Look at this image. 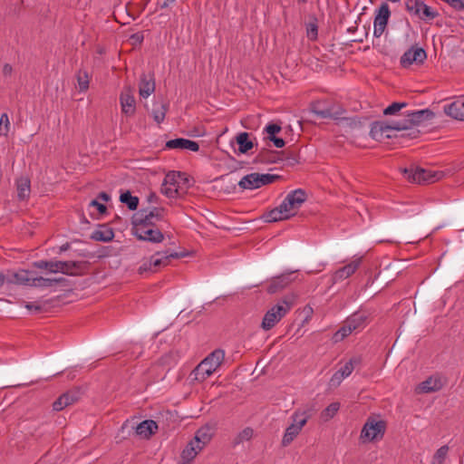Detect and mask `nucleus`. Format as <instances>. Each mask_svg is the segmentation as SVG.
I'll list each match as a JSON object with an SVG mask.
<instances>
[{
    "instance_id": "obj_29",
    "label": "nucleus",
    "mask_w": 464,
    "mask_h": 464,
    "mask_svg": "<svg viewBox=\"0 0 464 464\" xmlns=\"http://www.w3.org/2000/svg\"><path fill=\"white\" fill-rule=\"evenodd\" d=\"M212 436V428L209 426H203L197 430L193 440L198 445L202 444V448H204L211 440Z\"/></svg>"
},
{
    "instance_id": "obj_7",
    "label": "nucleus",
    "mask_w": 464,
    "mask_h": 464,
    "mask_svg": "<svg viewBox=\"0 0 464 464\" xmlns=\"http://www.w3.org/2000/svg\"><path fill=\"white\" fill-rule=\"evenodd\" d=\"M385 430L386 422L384 420H377L373 417H369L361 430L360 439L362 441H373L382 439Z\"/></svg>"
},
{
    "instance_id": "obj_12",
    "label": "nucleus",
    "mask_w": 464,
    "mask_h": 464,
    "mask_svg": "<svg viewBox=\"0 0 464 464\" xmlns=\"http://www.w3.org/2000/svg\"><path fill=\"white\" fill-rule=\"evenodd\" d=\"M426 58L427 53L423 48L418 46H411L401 56L400 64L403 68H408L413 63H423Z\"/></svg>"
},
{
    "instance_id": "obj_46",
    "label": "nucleus",
    "mask_w": 464,
    "mask_h": 464,
    "mask_svg": "<svg viewBox=\"0 0 464 464\" xmlns=\"http://www.w3.org/2000/svg\"><path fill=\"white\" fill-rule=\"evenodd\" d=\"M340 404L338 402H333L328 405L322 412V417L324 420L332 419L334 414L338 411Z\"/></svg>"
},
{
    "instance_id": "obj_9",
    "label": "nucleus",
    "mask_w": 464,
    "mask_h": 464,
    "mask_svg": "<svg viewBox=\"0 0 464 464\" xmlns=\"http://www.w3.org/2000/svg\"><path fill=\"white\" fill-rule=\"evenodd\" d=\"M291 418L293 420V423L286 428L282 439V445L284 447L288 446L296 438L303 427L306 424L310 418V414L306 411H295Z\"/></svg>"
},
{
    "instance_id": "obj_54",
    "label": "nucleus",
    "mask_w": 464,
    "mask_h": 464,
    "mask_svg": "<svg viewBox=\"0 0 464 464\" xmlns=\"http://www.w3.org/2000/svg\"><path fill=\"white\" fill-rule=\"evenodd\" d=\"M90 207H94L97 208L100 214L103 215L107 211V208L102 203H100L97 199H93L89 204Z\"/></svg>"
},
{
    "instance_id": "obj_57",
    "label": "nucleus",
    "mask_w": 464,
    "mask_h": 464,
    "mask_svg": "<svg viewBox=\"0 0 464 464\" xmlns=\"http://www.w3.org/2000/svg\"><path fill=\"white\" fill-rule=\"evenodd\" d=\"M13 68L10 64L5 63L3 67V74L4 76H10L12 74Z\"/></svg>"
},
{
    "instance_id": "obj_23",
    "label": "nucleus",
    "mask_w": 464,
    "mask_h": 464,
    "mask_svg": "<svg viewBox=\"0 0 464 464\" xmlns=\"http://www.w3.org/2000/svg\"><path fill=\"white\" fill-rule=\"evenodd\" d=\"M166 149L169 150H188L191 151H198L199 150V145L198 142L194 140H190L184 138H177L174 140H169L166 142Z\"/></svg>"
},
{
    "instance_id": "obj_25",
    "label": "nucleus",
    "mask_w": 464,
    "mask_h": 464,
    "mask_svg": "<svg viewBox=\"0 0 464 464\" xmlns=\"http://www.w3.org/2000/svg\"><path fill=\"white\" fill-rule=\"evenodd\" d=\"M447 115L459 121H464V98L459 99L444 109Z\"/></svg>"
},
{
    "instance_id": "obj_13",
    "label": "nucleus",
    "mask_w": 464,
    "mask_h": 464,
    "mask_svg": "<svg viewBox=\"0 0 464 464\" xmlns=\"http://www.w3.org/2000/svg\"><path fill=\"white\" fill-rule=\"evenodd\" d=\"M132 234L141 241H148L150 243H160L164 239L163 233L156 227H140L132 228Z\"/></svg>"
},
{
    "instance_id": "obj_49",
    "label": "nucleus",
    "mask_w": 464,
    "mask_h": 464,
    "mask_svg": "<svg viewBox=\"0 0 464 464\" xmlns=\"http://www.w3.org/2000/svg\"><path fill=\"white\" fill-rule=\"evenodd\" d=\"M10 128V121L7 113H2L0 117V136H7Z\"/></svg>"
},
{
    "instance_id": "obj_2",
    "label": "nucleus",
    "mask_w": 464,
    "mask_h": 464,
    "mask_svg": "<svg viewBox=\"0 0 464 464\" xmlns=\"http://www.w3.org/2000/svg\"><path fill=\"white\" fill-rule=\"evenodd\" d=\"M39 269H46L50 273H62L66 276H76L88 269L87 261H61V260H39L33 263Z\"/></svg>"
},
{
    "instance_id": "obj_27",
    "label": "nucleus",
    "mask_w": 464,
    "mask_h": 464,
    "mask_svg": "<svg viewBox=\"0 0 464 464\" xmlns=\"http://www.w3.org/2000/svg\"><path fill=\"white\" fill-rule=\"evenodd\" d=\"M114 237V232L112 228L107 225H100L98 229L92 233L91 238L100 242H110Z\"/></svg>"
},
{
    "instance_id": "obj_3",
    "label": "nucleus",
    "mask_w": 464,
    "mask_h": 464,
    "mask_svg": "<svg viewBox=\"0 0 464 464\" xmlns=\"http://www.w3.org/2000/svg\"><path fill=\"white\" fill-rule=\"evenodd\" d=\"M295 303V295H285L276 304L272 306L264 315L261 328L265 331L271 330L292 309Z\"/></svg>"
},
{
    "instance_id": "obj_31",
    "label": "nucleus",
    "mask_w": 464,
    "mask_h": 464,
    "mask_svg": "<svg viewBox=\"0 0 464 464\" xmlns=\"http://www.w3.org/2000/svg\"><path fill=\"white\" fill-rule=\"evenodd\" d=\"M238 186L242 189H256L261 188L258 181V173H250L244 176L238 181Z\"/></svg>"
},
{
    "instance_id": "obj_4",
    "label": "nucleus",
    "mask_w": 464,
    "mask_h": 464,
    "mask_svg": "<svg viewBox=\"0 0 464 464\" xmlns=\"http://www.w3.org/2000/svg\"><path fill=\"white\" fill-rule=\"evenodd\" d=\"M224 359L225 353L223 350L216 349L213 351L193 370L191 374L194 376V380L198 382L207 380L221 365Z\"/></svg>"
},
{
    "instance_id": "obj_47",
    "label": "nucleus",
    "mask_w": 464,
    "mask_h": 464,
    "mask_svg": "<svg viewBox=\"0 0 464 464\" xmlns=\"http://www.w3.org/2000/svg\"><path fill=\"white\" fill-rule=\"evenodd\" d=\"M34 287L48 288L53 286L52 278H45L43 276H34L33 280Z\"/></svg>"
},
{
    "instance_id": "obj_17",
    "label": "nucleus",
    "mask_w": 464,
    "mask_h": 464,
    "mask_svg": "<svg viewBox=\"0 0 464 464\" xmlns=\"http://www.w3.org/2000/svg\"><path fill=\"white\" fill-rule=\"evenodd\" d=\"M446 382L445 377L435 374L419 384V392L422 393L439 392L445 386Z\"/></svg>"
},
{
    "instance_id": "obj_8",
    "label": "nucleus",
    "mask_w": 464,
    "mask_h": 464,
    "mask_svg": "<svg viewBox=\"0 0 464 464\" xmlns=\"http://www.w3.org/2000/svg\"><path fill=\"white\" fill-rule=\"evenodd\" d=\"M163 219V209L153 208L149 210L146 208L140 209L132 217V228L140 227H153L156 226V221Z\"/></svg>"
},
{
    "instance_id": "obj_36",
    "label": "nucleus",
    "mask_w": 464,
    "mask_h": 464,
    "mask_svg": "<svg viewBox=\"0 0 464 464\" xmlns=\"http://www.w3.org/2000/svg\"><path fill=\"white\" fill-rule=\"evenodd\" d=\"M180 180H188L187 178L185 177V173L179 171H170L166 175L163 181L169 184V186L178 188Z\"/></svg>"
},
{
    "instance_id": "obj_11",
    "label": "nucleus",
    "mask_w": 464,
    "mask_h": 464,
    "mask_svg": "<svg viewBox=\"0 0 464 464\" xmlns=\"http://www.w3.org/2000/svg\"><path fill=\"white\" fill-rule=\"evenodd\" d=\"M399 125L396 121H374L371 124L370 135L373 140H382V139H391L392 135L390 134L392 130H399Z\"/></svg>"
},
{
    "instance_id": "obj_50",
    "label": "nucleus",
    "mask_w": 464,
    "mask_h": 464,
    "mask_svg": "<svg viewBox=\"0 0 464 464\" xmlns=\"http://www.w3.org/2000/svg\"><path fill=\"white\" fill-rule=\"evenodd\" d=\"M281 130H282V128L280 125H278L276 123H268L264 129V132H266L267 134L266 139L269 140V139L276 136V134L279 133L281 131Z\"/></svg>"
},
{
    "instance_id": "obj_14",
    "label": "nucleus",
    "mask_w": 464,
    "mask_h": 464,
    "mask_svg": "<svg viewBox=\"0 0 464 464\" xmlns=\"http://www.w3.org/2000/svg\"><path fill=\"white\" fill-rule=\"evenodd\" d=\"M391 11L387 3H382L375 12L374 22H373V35L374 37H381L383 34L389 18Z\"/></svg>"
},
{
    "instance_id": "obj_16",
    "label": "nucleus",
    "mask_w": 464,
    "mask_h": 464,
    "mask_svg": "<svg viewBox=\"0 0 464 464\" xmlns=\"http://www.w3.org/2000/svg\"><path fill=\"white\" fill-rule=\"evenodd\" d=\"M295 280L294 272L284 273L274 276L267 286L266 291L269 294H276L288 286Z\"/></svg>"
},
{
    "instance_id": "obj_26",
    "label": "nucleus",
    "mask_w": 464,
    "mask_h": 464,
    "mask_svg": "<svg viewBox=\"0 0 464 464\" xmlns=\"http://www.w3.org/2000/svg\"><path fill=\"white\" fill-rule=\"evenodd\" d=\"M17 198L19 200H25L31 193V180L26 176H21L15 180Z\"/></svg>"
},
{
    "instance_id": "obj_48",
    "label": "nucleus",
    "mask_w": 464,
    "mask_h": 464,
    "mask_svg": "<svg viewBox=\"0 0 464 464\" xmlns=\"http://www.w3.org/2000/svg\"><path fill=\"white\" fill-rule=\"evenodd\" d=\"M138 273L140 275H143L146 273H154L151 256L149 258L142 259L141 265L138 268Z\"/></svg>"
},
{
    "instance_id": "obj_18",
    "label": "nucleus",
    "mask_w": 464,
    "mask_h": 464,
    "mask_svg": "<svg viewBox=\"0 0 464 464\" xmlns=\"http://www.w3.org/2000/svg\"><path fill=\"white\" fill-rule=\"evenodd\" d=\"M362 263V257H357L351 261L349 264L343 266V267L337 269L333 276V283H338L343 281L344 279L350 277L352 275L355 273V271L359 268Z\"/></svg>"
},
{
    "instance_id": "obj_39",
    "label": "nucleus",
    "mask_w": 464,
    "mask_h": 464,
    "mask_svg": "<svg viewBox=\"0 0 464 464\" xmlns=\"http://www.w3.org/2000/svg\"><path fill=\"white\" fill-rule=\"evenodd\" d=\"M422 7H424V2L421 0H405L406 10L413 15L420 14Z\"/></svg>"
},
{
    "instance_id": "obj_37",
    "label": "nucleus",
    "mask_w": 464,
    "mask_h": 464,
    "mask_svg": "<svg viewBox=\"0 0 464 464\" xmlns=\"http://www.w3.org/2000/svg\"><path fill=\"white\" fill-rule=\"evenodd\" d=\"M353 331L352 330L349 324L344 321L342 327H340L339 330H337L333 337L332 340L334 343L342 342L344 338H346L348 335H350Z\"/></svg>"
},
{
    "instance_id": "obj_63",
    "label": "nucleus",
    "mask_w": 464,
    "mask_h": 464,
    "mask_svg": "<svg viewBox=\"0 0 464 464\" xmlns=\"http://www.w3.org/2000/svg\"><path fill=\"white\" fill-rule=\"evenodd\" d=\"M175 0H165L164 3L161 5V8H165L169 6V4H172Z\"/></svg>"
},
{
    "instance_id": "obj_33",
    "label": "nucleus",
    "mask_w": 464,
    "mask_h": 464,
    "mask_svg": "<svg viewBox=\"0 0 464 464\" xmlns=\"http://www.w3.org/2000/svg\"><path fill=\"white\" fill-rule=\"evenodd\" d=\"M169 109V104L164 102H156L152 108V117L157 123H161Z\"/></svg>"
},
{
    "instance_id": "obj_1",
    "label": "nucleus",
    "mask_w": 464,
    "mask_h": 464,
    "mask_svg": "<svg viewBox=\"0 0 464 464\" xmlns=\"http://www.w3.org/2000/svg\"><path fill=\"white\" fill-rule=\"evenodd\" d=\"M307 200V193L302 188L290 191L282 203L263 216L266 222H277L294 217L301 206Z\"/></svg>"
},
{
    "instance_id": "obj_19",
    "label": "nucleus",
    "mask_w": 464,
    "mask_h": 464,
    "mask_svg": "<svg viewBox=\"0 0 464 464\" xmlns=\"http://www.w3.org/2000/svg\"><path fill=\"white\" fill-rule=\"evenodd\" d=\"M187 256L188 254L184 252H156L154 255L151 256L154 273H156L160 269V267L168 266L170 258H180Z\"/></svg>"
},
{
    "instance_id": "obj_21",
    "label": "nucleus",
    "mask_w": 464,
    "mask_h": 464,
    "mask_svg": "<svg viewBox=\"0 0 464 464\" xmlns=\"http://www.w3.org/2000/svg\"><path fill=\"white\" fill-rule=\"evenodd\" d=\"M370 313L366 310H359L348 316L345 321L349 324L353 331L363 329L368 323Z\"/></svg>"
},
{
    "instance_id": "obj_10",
    "label": "nucleus",
    "mask_w": 464,
    "mask_h": 464,
    "mask_svg": "<svg viewBox=\"0 0 464 464\" xmlns=\"http://www.w3.org/2000/svg\"><path fill=\"white\" fill-rule=\"evenodd\" d=\"M130 429L127 431V435H130L131 431L134 430L135 434L143 439H149L152 434L156 432L158 430V424L156 421L152 420H146L139 423L137 426L130 425V421L126 420L121 430L122 433H125L126 430Z\"/></svg>"
},
{
    "instance_id": "obj_24",
    "label": "nucleus",
    "mask_w": 464,
    "mask_h": 464,
    "mask_svg": "<svg viewBox=\"0 0 464 464\" xmlns=\"http://www.w3.org/2000/svg\"><path fill=\"white\" fill-rule=\"evenodd\" d=\"M155 91V78L153 73L141 74L139 93L140 97L146 99Z\"/></svg>"
},
{
    "instance_id": "obj_42",
    "label": "nucleus",
    "mask_w": 464,
    "mask_h": 464,
    "mask_svg": "<svg viewBox=\"0 0 464 464\" xmlns=\"http://www.w3.org/2000/svg\"><path fill=\"white\" fill-rule=\"evenodd\" d=\"M448 451L449 447L447 445L441 446L440 449H438L433 456L432 464H443Z\"/></svg>"
},
{
    "instance_id": "obj_22",
    "label": "nucleus",
    "mask_w": 464,
    "mask_h": 464,
    "mask_svg": "<svg viewBox=\"0 0 464 464\" xmlns=\"http://www.w3.org/2000/svg\"><path fill=\"white\" fill-rule=\"evenodd\" d=\"M312 112L321 119L337 120L343 115V110L341 108L335 109L334 106L322 108L320 103H316L313 105Z\"/></svg>"
},
{
    "instance_id": "obj_51",
    "label": "nucleus",
    "mask_w": 464,
    "mask_h": 464,
    "mask_svg": "<svg viewBox=\"0 0 464 464\" xmlns=\"http://www.w3.org/2000/svg\"><path fill=\"white\" fill-rule=\"evenodd\" d=\"M278 178L279 177L277 175H273V174H269V173H266V174L258 173V181H259L260 187L267 185V184H271Z\"/></svg>"
},
{
    "instance_id": "obj_28",
    "label": "nucleus",
    "mask_w": 464,
    "mask_h": 464,
    "mask_svg": "<svg viewBox=\"0 0 464 464\" xmlns=\"http://www.w3.org/2000/svg\"><path fill=\"white\" fill-rule=\"evenodd\" d=\"M202 450V444L198 445L194 440L189 441L181 452L182 461L190 463Z\"/></svg>"
},
{
    "instance_id": "obj_62",
    "label": "nucleus",
    "mask_w": 464,
    "mask_h": 464,
    "mask_svg": "<svg viewBox=\"0 0 464 464\" xmlns=\"http://www.w3.org/2000/svg\"><path fill=\"white\" fill-rule=\"evenodd\" d=\"M158 199V197L155 193H150L149 196H148V201L150 202H156Z\"/></svg>"
},
{
    "instance_id": "obj_40",
    "label": "nucleus",
    "mask_w": 464,
    "mask_h": 464,
    "mask_svg": "<svg viewBox=\"0 0 464 464\" xmlns=\"http://www.w3.org/2000/svg\"><path fill=\"white\" fill-rule=\"evenodd\" d=\"M24 307L30 311L32 314H39L46 312V303L40 302H24Z\"/></svg>"
},
{
    "instance_id": "obj_52",
    "label": "nucleus",
    "mask_w": 464,
    "mask_h": 464,
    "mask_svg": "<svg viewBox=\"0 0 464 464\" xmlns=\"http://www.w3.org/2000/svg\"><path fill=\"white\" fill-rule=\"evenodd\" d=\"M306 31H307V36L309 39L315 40L317 38L318 27H317L316 24L310 23L307 25Z\"/></svg>"
},
{
    "instance_id": "obj_53",
    "label": "nucleus",
    "mask_w": 464,
    "mask_h": 464,
    "mask_svg": "<svg viewBox=\"0 0 464 464\" xmlns=\"http://www.w3.org/2000/svg\"><path fill=\"white\" fill-rule=\"evenodd\" d=\"M455 10H464V0H443Z\"/></svg>"
},
{
    "instance_id": "obj_20",
    "label": "nucleus",
    "mask_w": 464,
    "mask_h": 464,
    "mask_svg": "<svg viewBox=\"0 0 464 464\" xmlns=\"http://www.w3.org/2000/svg\"><path fill=\"white\" fill-rule=\"evenodd\" d=\"M80 399V392L77 390H72L63 393L53 403V411H60L65 407L73 404Z\"/></svg>"
},
{
    "instance_id": "obj_38",
    "label": "nucleus",
    "mask_w": 464,
    "mask_h": 464,
    "mask_svg": "<svg viewBox=\"0 0 464 464\" xmlns=\"http://www.w3.org/2000/svg\"><path fill=\"white\" fill-rule=\"evenodd\" d=\"M254 434V430L250 427H246L242 430L233 440V446L236 447L244 441H248L252 439Z\"/></svg>"
},
{
    "instance_id": "obj_64",
    "label": "nucleus",
    "mask_w": 464,
    "mask_h": 464,
    "mask_svg": "<svg viewBox=\"0 0 464 464\" xmlns=\"http://www.w3.org/2000/svg\"><path fill=\"white\" fill-rule=\"evenodd\" d=\"M5 283V276L3 274L0 273V287L4 285Z\"/></svg>"
},
{
    "instance_id": "obj_58",
    "label": "nucleus",
    "mask_w": 464,
    "mask_h": 464,
    "mask_svg": "<svg viewBox=\"0 0 464 464\" xmlns=\"http://www.w3.org/2000/svg\"><path fill=\"white\" fill-rule=\"evenodd\" d=\"M98 198L107 202L110 200L111 197L108 193L102 191V192H100L99 195H98Z\"/></svg>"
},
{
    "instance_id": "obj_15",
    "label": "nucleus",
    "mask_w": 464,
    "mask_h": 464,
    "mask_svg": "<svg viewBox=\"0 0 464 464\" xmlns=\"http://www.w3.org/2000/svg\"><path fill=\"white\" fill-rule=\"evenodd\" d=\"M134 89L130 86H124L120 95L121 111L126 116H132L136 111V101L133 95Z\"/></svg>"
},
{
    "instance_id": "obj_61",
    "label": "nucleus",
    "mask_w": 464,
    "mask_h": 464,
    "mask_svg": "<svg viewBox=\"0 0 464 464\" xmlns=\"http://www.w3.org/2000/svg\"><path fill=\"white\" fill-rule=\"evenodd\" d=\"M420 130H411V132L407 133V136H409L411 139H415L419 136Z\"/></svg>"
},
{
    "instance_id": "obj_45",
    "label": "nucleus",
    "mask_w": 464,
    "mask_h": 464,
    "mask_svg": "<svg viewBox=\"0 0 464 464\" xmlns=\"http://www.w3.org/2000/svg\"><path fill=\"white\" fill-rule=\"evenodd\" d=\"M161 193L169 198H175L179 197V188L173 186H169L163 181L161 185Z\"/></svg>"
},
{
    "instance_id": "obj_43",
    "label": "nucleus",
    "mask_w": 464,
    "mask_h": 464,
    "mask_svg": "<svg viewBox=\"0 0 464 464\" xmlns=\"http://www.w3.org/2000/svg\"><path fill=\"white\" fill-rule=\"evenodd\" d=\"M77 82L81 92H84L89 88V77L85 71H79L77 74Z\"/></svg>"
},
{
    "instance_id": "obj_32",
    "label": "nucleus",
    "mask_w": 464,
    "mask_h": 464,
    "mask_svg": "<svg viewBox=\"0 0 464 464\" xmlns=\"http://www.w3.org/2000/svg\"><path fill=\"white\" fill-rule=\"evenodd\" d=\"M238 145V152L245 154L254 147L253 141L249 139V133L240 132L236 137Z\"/></svg>"
},
{
    "instance_id": "obj_30",
    "label": "nucleus",
    "mask_w": 464,
    "mask_h": 464,
    "mask_svg": "<svg viewBox=\"0 0 464 464\" xmlns=\"http://www.w3.org/2000/svg\"><path fill=\"white\" fill-rule=\"evenodd\" d=\"M353 367L352 363L346 362L336 372L334 373L330 380L331 385H339L344 378L348 377L353 372Z\"/></svg>"
},
{
    "instance_id": "obj_6",
    "label": "nucleus",
    "mask_w": 464,
    "mask_h": 464,
    "mask_svg": "<svg viewBox=\"0 0 464 464\" xmlns=\"http://www.w3.org/2000/svg\"><path fill=\"white\" fill-rule=\"evenodd\" d=\"M401 172L408 181L416 184L432 183L441 177L440 173L414 166L404 168Z\"/></svg>"
},
{
    "instance_id": "obj_41",
    "label": "nucleus",
    "mask_w": 464,
    "mask_h": 464,
    "mask_svg": "<svg viewBox=\"0 0 464 464\" xmlns=\"http://www.w3.org/2000/svg\"><path fill=\"white\" fill-rule=\"evenodd\" d=\"M439 15V13L424 3V7L420 9L417 16L422 20H433Z\"/></svg>"
},
{
    "instance_id": "obj_34",
    "label": "nucleus",
    "mask_w": 464,
    "mask_h": 464,
    "mask_svg": "<svg viewBox=\"0 0 464 464\" xmlns=\"http://www.w3.org/2000/svg\"><path fill=\"white\" fill-rule=\"evenodd\" d=\"M34 272L20 270L14 274V282L19 285L33 286Z\"/></svg>"
},
{
    "instance_id": "obj_56",
    "label": "nucleus",
    "mask_w": 464,
    "mask_h": 464,
    "mask_svg": "<svg viewBox=\"0 0 464 464\" xmlns=\"http://www.w3.org/2000/svg\"><path fill=\"white\" fill-rule=\"evenodd\" d=\"M348 363H352L353 369L357 366V365H360L361 362H362V357L361 356H354L353 358H351L349 360V362H347Z\"/></svg>"
},
{
    "instance_id": "obj_59",
    "label": "nucleus",
    "mask_w": 464,
    "mask_h": 464,
    "mask_svg": "<svg viewBox=\"0 0 464 464\" xmlns=\"http://www.w3.org/2000/svg\"><path fill=\"white\" fill-rule=\"evenodd\" d=\"M52 281H53V286H54L55 285H58V284H64L65 282H67L66 278H64V277L52 278Z\"/></svg>"
},
{
    "instance_id": "obj_5",
    "label": "nucleus",
    "mask_w": 464,
    "mask_h": 464,
    "mask_svg": "<svg viewBox=\"0 0 464 464\" xmlns=\"http://www.w3.org/2000/svg\"><path fill=\"white\" fill-rule=\"evenodd\" d=\"M401 115L403 116V119L396 121L399 125V130H412L413 126H418L422 122L430 121L434 118V112L429 109L404 111Z\"/></svg>"
},
{
    "instance_id": "obj_44",
    "label": "nucleus",
    "mask_w": 464,
    "mask_h": 464,
    "mask_svg": "<svg viewBox=\"0 0 464 464\" xmlns=\"http://www.w3.org/2000/svg\"><path fill=\"white\" fill-rule=\"evenodd\" d=\"M406 102H393L384 109V115H396L401 109L407 107Z\"/></svg>"
},
{
    "instance_id": "obj_60",
    "label": "nucleus",
    "mask_w": 464,
    "mask_h": 464,
    "mask_svg": "<svg viewBox=\"0 0 464 464\" xmlns=\"http://www.w3.org/2000/svg\"><path fill=\"white\" fill-rule=\"evenodd\" d=\"M69 248H70V244H69V243H65V244L62 245V246L59 247V253L65 252V251H67Z\"/></svg>"
},
{
    "instance_id": "obj_55",
    "label": "nucleus",
    "mask_w": 464,
    "mask_h": 464,
    "mask_svg": "<svg viewBox=\"0 0 464 464\" xmlns=\"http://www.w3.org/2000/svg\"><path fill=\"white\" fill-rule=\"evenodd\" d=\"M269 140L272 141L274 145L278 149L283 148L285 144V140L282 138H278L276 136L269 139Z\"/></svg>"
},
{
    "instance_id": "obj_35",
    "label": "nucleus",
    "mask_w": 464,
    "mask_h": 464,
    "mask_svg": "<svg viewBox=\"0 0 464 464\" xmlns=\"http://www.w3.org/2000/svg\"><path fill=\"white\" fill-rule=\"evenodd\" d=\"M120 200L121 203L126 204L130 210H136L138 208L139 198L132 196L129 190L121 194Z\"/></svg>"
}]
</instances>
